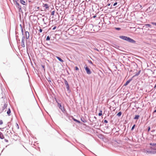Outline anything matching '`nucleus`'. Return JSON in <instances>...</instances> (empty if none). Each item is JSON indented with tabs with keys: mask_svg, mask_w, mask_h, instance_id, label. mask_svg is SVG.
<instances>
[{
	"mask_svg": "<svg viewBox=\"0 0 156 156\" xmlns=\"http://www.w3.org/2000/svg\"><path fill=\"white\" fill-rule=\"evenodd\" d=\"M119 37L120 39L126 41L132 44H135L136 42L135 41L129 37L123 35L120 36Z\"/></svg>",
	"mask_w": 156,
	"mask_h": 156,
	"instance_id": "1",
	"label": "nucleus"
},
{
	"mask_svg": "<svg viewBox=\"0 0 156 156\" xmlns=\"http://www.w3.org/2000/svg\"><path fill=\"white\" fill-rule=\"evenodd\" d=\"M84 68L88 74H90L91 73V72L89 68L87 66V65H85L84 66Z\"/></svg>",
	"mask_w": 156,
	"mask_h": 156,
	"instance_id": "2",
	"label": "nucleus"
},
{
	"mask_svg": "<svg viewBox=\"0 0 156 156\" xmlns=\"http://www.w3.org/2000/svg\"><path fill=\"white\" fill-rule=\"evenodd\" d=\"M14 3L15 5L16 8L19 9V11H22L21 6L20 5L19 3L17 1H16V2H15Z\"/></svg>",
	"mask_w": 156,
	"mask_h": 156,
	"instance_id": "3",
	"label": "nucleus"
},
{
	"mask_svg": "<svg viewBox=\"0 0 156 156\" xmlns=\"http://www.w3.org/2000/svg\"><path fill=\"white\" fill-rule=\"evenodd\" d=\"M58 106L63 113H64L66 111V110L65 109L64 107L62 106L61 103H58Z\"/></svg>",
	"mask_w": 156,
	"mask_h": 156,
	"instance_id": "4",
	"label": "nucleus"
},
{
	"mask_svg": "<svg viewBox=\"0 0 156 156\" xmlns=\"http://www.w3.org/2000/svg\"><path fill=\"white\" fill-rule=\"evenodd\" d=\"M64 81V83L66 85V87L67 90V91H69V86L68 83V82L65 79H63Z\"/></svg>",
	"mask_w": 156,
	"mask_h": 156,
	"instance_id": "5",
	"label": "nucleus"
},
{
	"mask_svg": "<svg viewBox=\"0 0 156 156\" xmlns=\"http://www.w3.org/2000/svg\"><path fill=\"white\" fill-rule=\"evenodd\" d=\"M25 38V36H23L22 39L21 46L23 48H24L25 47V45L24 44Z\"/></svg>",
	"mask_w": 156,
	"mask_h": 156,
	"instance_id": "6",
	"label": "nucleus"
},
{
	"mask_svg": "<svg viewBox=\"0 0 156 156\" xmlns=\"http://www.w3.org/2000/svg\"><path fill=\"white\" fill-rule=\"evenodd\" d=\"M133 78L132 77L129 79L128 80H127L126 82V83H125L124 84V85H123V86H126L127 85H128V84L132 81V80H133Z\"/></svg>",
	"mask_w": 156,
	"mask_h": 156,
	"instance_id": "7",
	"label": "nucleus"
},
{
	"mask_svg": "<svg viewBox=\"0 0 156 156\" xmlns=\"http://www.w3.org/2000/svg\"><path fill=\"white\" fill-rule=\"evenodd\" d=\"M71 117L72 118V119L73 120L76 122L78 123H81V122H80V121L79 120H78L76 119H75V118H74L73 116H71Z\"/></svg>",
	"mask_w": 156,
	"mask_h": 156,
	"instance_id": "8",
	"label": "nucleus"
},
{
	"mask_svg": "<svg viewBox=\"0 0 156 156\" xmlns=\"http://www.w3.org/2000/svg\"><path fill=\"white\" fill-rule=\"evenodd\" d=\"M25 34H26V38L27 39H28L29 38V33L28 31H26L25 32Z\"/></svg>",
	"mask_w": 156,
	"mask_h": 156,
	"instance_id": "9",
	"label": "nucleus"
},
{
	"mask_svg": "<svg viewBox=\"0 0 156 156\" xmlns=\"http://www.w3.org/2000/svg\"><path fill=\"white\" fill-rule=\"evenodd\" d=\"M80 119L83 122L85 123L87 122L86 119L84 117H81Z\"/></svg>",
	"mask_w": 156,
	"mask_h": 156,
	"instance_id": "10",
	"label": "nucleus"
},
{
	"mask_svg": "<svg viewBox=\"0 0 156 156\" xmlns=\"http://www.w3.org/2000/svg\"><path fill=\"white\" fill-rule=\"evenodd\" d=\"M55 57L60 62H64V61L59 57L56 56Z\"/></svg>",
	"mask_w": 156,
	"mask_h": 156,
	"instance_id": "11",
	"label": "nucleus"
},
{
	"mask_svg": "<svg viewBox=\"0 0 156 156\" xmlns=\"http://www.w3.org/2000/svg\"><path fill=\"white\" fill-rule=\"evenodd\" d=\"M140 72H141V70H139L138 71V72L137 73H136L135 75H134V76H133L132 77V78H133L136 76H138L139 75V74L140 73Z\"/></svg>",
	"mask_w": 156,
	"mask_h": 156,
	"instance_id": "12",
	"label": "nucleus"
},
{
	"mask_svg": "<svg viewBox=\"0 0 156 156\" xmlns=\"http://www.w3.org/2000/svg\"><path fill=\"white\" fill-rule=\"evenodd\" d=\"M140 117V115H136L133 118V119L135 120H138Z\"/></svg>",
	"mask_w": 156,
	"mask_h": 156,
	"instance_id": "13",
	"label": "nucleus"
},
{
	"mask_svg": "<svg viewBox=\"0 0 156 156\" xmlns=\"http://www.w3.org/2000/svg\"><path fill=\"white\" fill-rule=\"evenodd\" d=\"M43 5H44L43 7H44L45 9H48L49 8V6L47 4H43Z\"/></svg>",
	"mask_w": 156,
	"mask_h": 156,
	"instance_id": "14",
	"label": "nucleus"
},
{
	"mask_svg": "<svg viewBox=\"0 0 156 156\" xmlns=\"http://www.w3.org/2000/svg\"><path fill=\"white\" fill-rule=\"evenodd\" d=\"M20 3L23 5H26V2L23 0H20Z\"/></svg>",
	"mask_w": 156,
	"mask_h": 156,
	"instance_id": "15",
	"label": "nucleus"
},
{
	"mask_svg": "<svg viewBox=\"0 0 156 156\" xmlns=\"http://www.w3.org/2000/svg\"><path fill=\"white\" fill-rule=\"evenodd\" d=\"M0 138L1 139H3L4 138V136L3 134L0 131Z\"/></svg>",
	"mask_w": 156,
	"mask_h": 156,
	"instance_id": "16",
	"label": "nucleus"
},
{
	"mask_svg": "<svg viewBox=\"0 0 156 156\" xmlns=\"http://www.w3.org/2000/svg\"><path fill=\"white\" fill-rule=\"evenodd\" d=\"M14 80L15 81H18L19 80V78L17 76H14Z\"/></svg>",
	"mask_w": 156,
	"mask_h": 156,
	"instance_id": "17",
	"label": "nucleus"
},
{
	"mask_svg": "<svg viewBox=\"0 0 156 156\" xmlns=\"http://www.w3.org/2000/svg\"><path fill=\"white\" fill-rule=\"evenodd\" d=\"M145 26L146 28L150 27L151 28L152 27V25L149 24H145Z\"/></svg>",
	"mask_w": 156,
	"mask_h": 156,
	"instance_id": "18",
	"label": "nucleus"
},
{
	"mask_svg": "<svg viewBox=\"0 0 156 156\" xmlns=\"http://www.w3.org/2000/svg\"><path fill=\"white\" fill-rule=\"evenodd\" d=\"M7 114L9 116L10 115L11 110L10 108H9L7 112Z\"/></svg>",
	"mask_w": 156,
	"mask_h": 156,
	"instance_id": "19",
	"label": "nucleus"
},
{
	"mask_svg": "<svg viewBox=\"0 0 156 156\" xmlns=\"http://www.w3.org/2000/svg\"><path fill=\"white\" fill-rule=\"evenodd\" d=\"M11 122H9L7 123V126L9 128L11 126Z\"/></svg>",
	"mask_w": 156,
	"mask_h": 156,
	"instance_id": "20",
	"label": "nucleus"
},
{
	"mask_svg": "<svg viewBox=\"0 0 156 156\" xmlns=\"http://www.w3.org/2000/svg\"><path fill=\"white\" fill-rule=\"evenodd\" d=\"M26 45H27V52L29 58L30 59V55H29V53L28 52V48H27V43H26Z\"/></svg>",
	"mask_w": 156,
	"mask_h": 156,
	"instance_id": "21",
	"label": "nucleus"
},
{
	"mask_svg": "<svg viewBox=\"0 0 156 156\" xmlns=\"http://www.w3.org/2000/svg\"><path fill=\"white\" fill-rule=\"evenodd\" d=\"M122 114V112H119L116 115L118 117H120L121 116Z\"/></svg>",
	"mask_w": 156,
	"mask_h": 156,
	"instance_id": "22",
	"label": "nucleus"
},
{
	"mask_svg": "<svg viewBox=\"0 0 156 156\" xmlns=\"http://www.w3.org/2000/svg\"><path fill=\"white\" fill-rule=\"evenodd\" d=\"M7 104H5L4 106L2 107V110H4L7 107Z\"/></svg>",
	"mask_w": 156,
	"mask_h": 156,
	"instance_id": "23",
	"label": "nucleus"
},
{
	"mask_svg": "<svg viewBox=\"0 0 156 156\" xmlns=\"http://www.w3.org/2000/svg\"><path fill=\"white\" fill-rule=\"evenodd\" d=\"M50 37L49 36H48L46 38V41H49L50 40Z\"/></svg>",
	"mask_w": 156,
	"mask_h": 156,
	"instance_id": "24",
	"label": "nucleus"
},
{
	"mask_svg": "<svg viewBox=\"0 0 156 156\" xmlns=\"http://www.w3.org/2000/svg\"><path fill=\"white\" fill-rule=\"evenodd\" d=\"M98 115L99 116H101L102 115V111L101 110L99 111Z\"/></svg>",
	"mask_w": 156,
	"mask_h": 156,
	"instance_id": "25",
	"label": "nucleus"
},
{
	"mask_svg": "<svg viewBox=\"0 0 156 156\" xmlns=\"http://www.w3.org/2000/svg\"><path fill=\"white\" fill-rule=\"evenodd\" d=\"M135 126H136V124H134L133 126H132V127L131 128V131H133L134 129Z\"/></svg>",
	"mask_w": 156,
	"mask_h": 156,
	"instance_id": "26",
	"label": "nucleus"
},
{
	"mask_svg": "<svg viewBox=\"0 0 156 156\" xmlns=\"http://www.w3.org/2000/svg\"><path fill=\"white\" fill-rule=\"evenodd\" d=\"M150 145L151 146H156V143H150Z\"/></svg>",
	"mask_w": 156,
	"mask_h": 156,
	"instance_id": "27",
	"label": "nucleus"
},
{
	"mask_svg": "<svg viewBox=\"0 0 156 156\" xmlns=\"http://www.w3.org/2000/svg\"><path fill=\"white\" fill-rule=\"evenodd\" d=\"M115 30L118 31H119L121 29V28L119 27H115Z\"/></svg>",
	"mask_w": 156,
	"mask_h": 156,
	"instance_id": "28",
	"label": "nucleus"
},
{
	"mask_svg": "<svg viewBox=\"0 0 156 156\" xmlns=\"http://www.w3.org/2000/svg\"><path fill=\"white\" fill-rule=\"evenodd\" d=\"M87 61L89 63L92 64V65H93V63L90 60H88Z\"/></svg>",
	"mask_w": 156,
	"mask_h": 156,
	"instance_id": "29",
	"label": "nucleus"
},
{
	"mask_svg": "<svg viewBox=\"0 0 156 156\" xmlns=\"http://www.w3.org/2000/svg\"><path fill=\"white\" fill-rule=\"evenodd\" d=\"M41 66L43 68V69L44 70V71H45V66L44 65H41Z\"/></svg>",
	"mask_w": 156,
	"mask_h": 156,
	"instance_id": "30",
	"label": "nucleus"
},
{
	"mask_svg": "<svg viewBox=\"0 0 156 156\" xmlns=\"http://www.w3.org/2000/svg\"><path fill=\"white\" fill-rule=\"evenodd\" d=\"M151 130V128L150 126H149L147 127V131L148 132H149Z\"/></svg>",
	"mask_w": 156,
	"mask_h": 156,
	"instance_id": "31",
	"label": "nucleus"
},
{
	"mask_svg": "<svg viewBox=\"0 0 156 156\" xmlns=\"http://www.w3.org/2000/svg\"><path fill=\"white\" fill-rule=\"evenodd\" d=\"M47 80L49 82V83H50V82H51V79L50 77H49L48 78V79H47Z\"/></svg>",
	"mask_w": 156,
	"mask_h": 156,
	"instance_id": "32",
	"label": "nucleus"
},
{
	"mask_svg": "<svg viewBox=\"0 0 156 156\" xmlns=\"http://www.w3.org/2000/svg\"><path fill=\"white\" fill-rule=\"evenodd\" d=\"M55 11H53L51 13V15H54L55 14Z\"/></svg>",
	"mask_w": 156,
	"mask_h": 156,
	"instance_id": "33",
	"label": "nucleus"
},
{
	"mask_svg": "<svg viewBox=\"0 0 156 156\" xmlns=\"http://www.w3.org/2000/svg\"><path fill=\"white\" fill-rule=\"evenodd\" d=\"M117 4H118L117 2H115L113 4V6H116V5H117Z\"/></svg>",
	"mask_w": 156,
	"mask_h": 156,
	"instance_id": "34",
	"label": "nucleus"
},
{
	"mask_svg": "<svg viewBox=\"0 0 156 156\" xmlns=\"http://www.w3.org/2000/svg\"><path fill=\"white\" fill-rule=\"evenodd\" d=\"M75 70L76 71H78L79 70V68L77 66L75 67Z\"/></svg>",
	"mask_w": 156,
	"mask_h": 156,
	"instance_id": "35",
	"label": "nucleus"
},
{
	"mask_svg": "<svg viewBox=\"0 0 156 156\" xmlns=\"http://www.w3.org/2000/svg\"><path fill=\"white\" fill-rule=\"evenodd\" d=\"M152 151H148L147 152V153H148L149 154H152Z\"/></svg>",
	"mask_w": 156,
	"mask_h": 156,
	"instance_id": "36",
	"label": "nucleus"
},
{
	"mask_svg": "<svg viewBox=\"0 0 156 156\" xmlns=\"http://www.w3.org/2000/svg\"><path fill=\"white\" fill-rule=\"evenodd\" d=\"M3 122L2 120H0V125H2L3 124Z\"/></svg>",
	"mask_w": 156,
	"mask_h": 156,
	"instance_id": "37",
	"label": "nucleus"
},
{
	"mask_svg": "<svg viewBox=\"0 0 156 156\" xmlns=\"http://www.w3.org/2000/svg\"><path fill=\"white\" fill-rule=\"evenodd\" d=\"M156 153V151H152V154H154L155 153Z\"/></svg>",
	"mask_w": 156,
	"mask_h": 156,
	"instance_id": "38",
	"label": "nucleus"
},
{
	"mask_svg": "<svg viewBox=\"0 0 156 156\" xmlns=\"http://www.w3.org/2000/svg\"><path fill=\"white\" fill-rule=\"evenodd\" d=\"M56 26H54L52 28V30H55L56 29Z\"/></svg>",
	"mask_w": 156,
	"mask_h": 156,
	"instance_id": "39",
	"label": "nucleus"
},
{
	"mask_svg": "<svg viewBox=\"0 0 156 156\" xmlns=\"http://www.w3.org/2000/svg\"><path fill=\"white\" fill-rule=\"evenodd\" d=\"M42 31V29L41 28H40V29L39 30V32L40 33H41Z\"/></svg>",
	"mask_w": 156,
	"mask_h": 156,
	"instance_id": "40",
	"label": "nucleus"
},
{
	"mask_svg": "<svg viewBox=\"0 0 156 156\" xmlns=\"http://www.w3.org/2000/svg\"><path fill=\"white\" fill-rule=\"evenodd\" d=\"M21 29V31L22 33V35H23V28H22V29Z\"/></svg>",
	"mask_w": 156,
	"mask_h": 156,
	"instance_id": "41",
	"label": "nucleus"
},
{
	"mask_svg": "<svg viewBox=\"0 0 156 156\" xmlns=\"http://www.w3.org/2000/svg\"><path fill=\"white\" fill-rule=\"evenodd\" d=\"M16 126L17 127V129H19V125H18V124H17V123H16Z\"/></svg>",
	"mask_w": 156,
	"mask_h": 156,
	"instance_id": "42",
	"label": "nucleus"
},
{
	"mask_svg": "<svg viewBox=\"0 0 156 156\" xmlns=\"http://www.w3.org/2000/svg\"><path fill=\"white\" fill-rule=\"evenodd\" d=\"M104 122L105 123H107L108 122V121H107V120H104Z\"/></svg>",
	"mask_w": 156,
	"mask_h": 156,
	"instance_id": "43",
	"label": "nucleus"
},
{
	"mask_svg": "<svg viewBox=\"0 0 156 156\" xmlns=\"http://www.w3.org/2000/svg\"><path fill=\"white\" fill-rule=\"evenodd\" d=\"M133 63L134 64V65L135 66V65H136V66H137V64L134 62H133Z\"/></svg>",
	"mask_w": 156,
	"mask_h": 156,
	"instance_id": "44",
	"label": "nucleus"
},
{
	"mask_svg": "<svg viewBox=\"0 0 156 156\" xmlns=\"http://www.w3.org/2000/svg\"><path fill=\"white\" fill-rule=\"evenodd\" d=\"M94 49L95 50H96V51H99V50L96 48H94Z\"/></svg>",
	"mask_w": 156,
	"mask_h": 156,
	"instance_id": "45",
	"label": "nucleus"
},
{
	"mask_svg": "<svg viewBox=\"0 0 156 156\" xmlns=\"http://www.w3.org/2000/svg\"><path fill=\"white\" fill-rule=\"evenodd\" d=\"M68 31H70V32H71L72 31V32H73V30L72 29H69L68 30Z\"/></svg>",
	"mask_w": 156,
	"mask_h": 156,
	"instance_id": "46",
	"label": "nucleus"
},
{
	"mask_svg": "<svg viewBox=\"0 0 156 156\" xmlns=\"http://www.w3.org/2000/svg\"><path fill=\"white\" fill-rule=\"evenodd\" d=\"M55 99L56 102L58 104V103H59L58 102V100L56 98H55Z\"/></svg>",
	"mask_w": 156,
	"mask_h": 156,
	"instance_id": "47",
	"label": "nucleus"
},
{
	"mask_svg": "<svg viewBox=\"0 0 156 156\" xmlns=\"http://www.w3.org/2000/svg\"><path fill=\"white\" fill-rule=\"evenodd\" d=\"M151 23L153 25H155L156 26V23L155 22H152Z\"/></svg>",
	"mask_w": 156,
	"mask_h": 156,
	"instance_id": "48",
	"label": "nucleus"
},
{
	"mask_svg": "<svg viewBox=\"0 0 156 156\" xmlns=\"http://www.w3.org/2000/svg\"><path fill=\"white\" fill-rule=\"evenodd\" d=\"M4 140L6 142H9L8 140L6 139H5Z\"/></svg>",
	"mask_w": 156,
	"mask_h": 156,
	"instance_id": "49",
	"label": "nucleus"
},
{
	"mask_svg": "<svg viewBox=\"0 0 156 156\" xmlns=\"http://www.w3.org/2000/svg\"><path fill=\"white\" fill-rule=\"evenodd\" d=\"M94 119H95V121H96L97 120V118L96 116H94Z\"/></svg>",
	"mask_w": 156,
	"mask_h": 156,
	"instance_id": "50",
	"label": "nucleus"
},
{
	"mask_svg": "<svg viewBox=\"0 0 156 156\" xmlns=\"http://www.w3.org/2000/svg\"><path fill=\"white\" fill-rule=\"evenodd\" d=\"M155 129H153L152 130H151V132H155Z\"/></svg>",
	"mask_w": 156,
	"mask_h": 156,
	"instance_id": "51",
	"label": "nucleus"
},
{
	"mask_svg": "<svg viewBox=\"0 0 156 156\" xmlns=\"http://www.w3.org/2000/svg\"><path fill=\"white\" fill-rule=\"evenodd\" d=\"M151 148L154 150H156V147H153V148L152 147H151Z\"/></svg>",
	"mask_w": 156,
	"mask_h": 156,
	"instance_id": "52",
	"label": "nucleus"
},
{
	"mask_svg": "<svg viewBox=\"0 0 156 156\" xmlns=\"http://www.w3.org/2000/svg\"><path fill=\"white\" fill-rule=\"evenodd\" d=\"M13 1L14 3H15V2H16V1H17V2H18V0H13Z\"/></svg>",
	"mask_w": 156,
	"mask_h": 156,
	"instance_id": "53",
	"label": "nucleus"
},
{
	"mask_svg": "<svg viewBox=\"0 0 156 156\" xmlns=\"http://www.w3.org/2000/svg\"><path fill=\"white\" fill-rule=\"evenodd\" d=\"M156 112V109L153 112V113Z\"/></svg>",
	"mask_w": 156,
	"mask_h": 156,
	"instance_id": "54",
	"label": "nucleus"
},
{
	"mask_svg": "<svg viewBox=\"0 0 156 156\" xmlns=\"http://www.w3.org/2000/svg\"><path fill=\"white\" fill-rule=\"evenodd\" d=\"M20 27L21 29H22V28H23L22 25L21 24H20Z\"/></svg>",
	"mask_w": 156,
	"mask_h": 156,
	"instance_id": "55",
	"label": "nucleus"
},
{
	"mask_svg": "<svg viewBox=\"0 0 156 156\" xmlns=\"http://www.w3.org/2000/svg\"><path fill=\"white\" fill-rule=\"evenodd\" d=\"M16 39L17 40V38L18 37V35H16Z\"/></svg>",
	"mask_w": 156,
	"mask_h": 156,
	"instance_id": "56",
	"label": "nucleus"
},
{
	"mask_svg": "<svg viewBox=\"0 0 156 156\" xmlns=\"http://www.w3.org/2000/svg\"><path fill=\"white\" fill-rule=\"evenodd\" d=\"M17 40V41H20V39H17V40Z\"/></svg>",
	"mask_w": 156,
	"mask_h": 156,
	"instance_id": "57",
	"label": "nucleus"
},
{
	"mask_svg": "<svg viewBox=\"0 0 156 156\" xmlns=\"http://www.w3.org/2000/svg\"><path fill=\"white\" fill-rule=\"evenodd\" d=\"M107 5L108 6H110V3H108L107 4Z\"/></svg>",
	"mask_w": 156,
	"mask_h": 156,
	"instance_id": "58",
	"label": "nucleus"
},
{
	"mask_svg": "<svg viewBox=\"0 0 156 156\" xmlns=\"http://www.w3.org/2000/svg\"><path fill=\"white\" fill-rule=\"evenodd\" d=\"M96 16L94 15V16H93V17L94 18H95L96 17Z\"/></svg>",
	"mask_w": 156,
	"mask_h": 156,
	"instance_id": "59",
	"label": "nucleus"
},
{
	"mask_svg": "<svg viewBox=\"0 0 156 156\" xmlns=\"http://www.w3.org/2000/svg\"><path fill=\"white\" fill-rule=\"evenodd\" d=\"M82 147H85V146L84 145L82 144Z\"/></svg>",
	"mask_w": 156,
	"mask_h": 156,
	"instance_id": "60",
	"label": "nucleus"
},
{
	"mask_svg": "<svg viewBox=\"0 0 156 156\" xmlns=\"http://www.w3.org/2000/svg\"><path fill=\"white\" fill-rule=\"evenodd\" d=\"M46 52H47V54H48V53H49V54H50V53L48 52V51H46Z\"/></svg>",
	"mask_w": 156,
	"mask_h": 156,
	"instance_id": "61",
	"label": "nucleus"
},
{
	"mask_svg": "<svg viewBox=\"0 0 156 156\" xmlns=\"http://www.w3.org/2000/svg\"><path fill=\"white\" fill-rule=\"evenodd\" d=\"M2 128H0V129L1 131H3V130H2Z\"/></svg>",
	"mask_w": 156,
	"mask_h": 156,
	"instance_id": "62",
	"label": "nucleus"
},
{
	"mask_svg": "<svg viewBox=\"0 0 156 156\" xmlns=\"http://www.w3.org/2000/svg\"><path fill=\"white\" fill-rule=\"evenodd\" d=\"M139 6H140V7H142V6L140 5H139Z\"/></svg>",
	"mask_w": 156,
	"mask_h": 156,
	"instance_id": "63",
	"label": "nucleus"
},
{
	"mask_svg": "<svg viewBox=\"0 0 156 156\" xmlns=\"http://www.w3.org/2000/svg\"><path fill=\"white\" fill-rule=\"evenodd\" d=\"M18 33L16 32V34Z\"/></svg>",
	"mask_w": 156,
	"mask_h": 156,
	"instance_id": "64",
	"label": "nucleus"
}]
</instances>
